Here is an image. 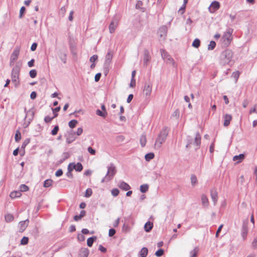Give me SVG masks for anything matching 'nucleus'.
<instances>
[{"label":"nucleus","mask_w":257,"mask_h":257,"mask_svg":"<svg viewBox=\"0 0 257 257\" xmlns=\"http://www.w3.org/2000/svg\"><path fill=\"white\" fill-rule=\"evenodd\" d=\"M53 182V180L51 179H47L44 182L43 186L45 188L50 187L52 186Z\"/></svg>","instance_id":"29"},{"label":"nucleus","mask_w":257,"mask_h":257,"mask_svg":"<svg viewBox=\"0 0 257 257\" xmlns=\"http://www.w3.org/2000/svg\"><path fill=\"white\" fill-rule=\"evenodd\" d=\"M130 226L126 224L125 223L123 224V226H122V231L123 232H127L128 231H130Z\"/></svg>","instance_id":"48"},{"label":"nucleus","mask_w":257,"mask_h":257,"mask_svg":"<svg viewBox=\"0 0 257 257\" xmlns=\"http://www.w3.org/2000/svg\"><path fill=\"white\" fill-rule=\"evenodd\" d=\"M233 32V29L229 28L224 32L222 39L223 40V43L225 46H228L232 40L231 35Z\"/></svg>","instance_id":"5"},{"label":"nucleus","mask_w":257,"mask_h":257,"mask_svg":"<svg viewBox=\"0 0 257 257\" xmlns=\"http://www.w3.org/2000/svg\"><path fill=\"white\" fill-rule=\"evenodd\" d=\"M140 144L142 147H144L146 146V142H147V139L146 136L144 135H142L140 137Z\"/></svg>","instance_id":"28"},{"label":"nucleus","mask_w":257,"mask_h":257,"mask_svg":"<svg viewBox=\"0 0 257 257\" xmlns=\"http://www.w3.org/2000/svg\"><path fill=\"white\" fill-rule=\"evenodd\" d=\"M155 157V155L153 153H149L146 154L145 156V160L147 161H150L153 159Z\"/></svg>","instance_id":"33"},{"label":"nucleus","mask_w":257,"mask_h":257,"mask_svg":"<svg viewBox=\"0 0 257 257\" xmlns=\"http://www.w3.org/2000/svg\"><path fill=\"white\" fill-rule=\"evenodd\" d=\"M253 248H257V237L255 238L251 243Z\"/></svg>","instance_id":"64"},{"label":"nucleus","mask_w":257,"mask_h":257,"mask_svg":"<svg viewBox=\"0 0 257 257\" xmlns=\"http://www.w3.org/2000/svg\"><path fill=\"white\" fill-rule=\"evenodd\" d=\"M252 113H257V104H255L253 108H251L249 110V113L251 114Z\"/></svg>","instance_id":"62"},{"label":"nucleus","mask_w":257,"mask_h":257,"mask_svg":"<svg viewBox=\"0 0 257 257\" xmlns=\"http://www.w3.org/2000/svg\"><path fill=\"white\" fill-rule=\"evenodd\" d=\"M20 53L19 49L16 48L11 55L10 65L12 66L17 60Z\"/></svg>","instance_id":"10"},{"label":"nucleus","mask_w":257,"mask_h":257,"mask_svg":"<svg viewBox=\"0 0 257 257\" xmlns=\"http://www.w3.org/2000/svg\"><path fill=\"white\" fill-rule=\"evenodd\" d=\"M55 117H50L48 115L46 116L44 118V121L46 123H49Z\"/></svg>","instance_id":"56"},{"label":"nucleus","mask_w":257,"mask_h":257,"mask_svg":"<svg viewBox=\"0 0 257 257\" xmlns=\"http://www.w3.org/2000/svg\"><path fill=\"white\" fill-rule=\"evenodd\" d=\"M26 11V8L25 7L23 6L21 8L20 11V14H19V18L22 19L23 17V15Z\"/></svg>","instance_id":"49"},{"label":"nucleus","mask_w":257,"mask_h":257,"mask_svg":"<svg viewBox=\"0 0 257 257\" xmlns=\"http://www.w3.org/2000/svg\"><path fill=\"white\" fill-rule=\"evenodd\" d=\"M148 253V249L147 247H143L139 252V255L141 257H146Z\"/></svg>","instance_id":"27"},{"label":"nucleus","mask_w":257,"mask_h":257,"mask_svg":"<svg viewBox=\"0 0 257 257\" xmlns=\"http://www.w3.org/2000/svg\"><path fill=\"white\" fill-rule=\"evenodd\" d=\"M223 119V125L225 127L229 125L230 121L232 119V116L230 114H226L224 115Z\"/></svg>","instance_id":"17"},{"label":"nucleus","mask_w":257,"mask_h":257,"mask_svg":"<svg viewBox=\"0 0 257 257\" xmlns=\"http://www.w3.org/2000/svg\"><path fill=\"white\" fill-rule=\"evenodd\" d=\"M168 135V131L167 130V127H164L156 139L155 147L159 149L161 147L162 144L165 142Z\"/></svg>","instance_id":"3"},{"label":"nucleus","mask_w":257,"mask_h":257,"mask_svg":"<svg viewBox=\"0 0 257 257\" xmlns=\"http://www.w3.org/2000/svg\"><path fill=\"white\" fill-rule=\"evenodd\" d=\"M119 193V191L117 188H113L111 190V194L112 196L116 197Z\"/></svg>","instance_id":"53"},{"label":"nucleus","mask_w":257,"mask_h":257,"mask_svg":"<svg viewBox=\"0 0 257 257\" xmlns=\"http://www.w3.org/2000/svg\"><path fill=\"white\" fill-rule=\"evenodd\" d=\"M77 123L78 121L77 120L72 119L69 122L68 125L70 128H73L76 126Z\"/></svg>","instance_id":"36"},{"label":"nucleus","mask_w":257,"mask_h":257,"mask_svg":"<svg viewBox=\"0 0 257 257\" xmlns=\"http://www.w3.org/2000/svg\"><path fill=\"white\" fill-rule=\"evenodd\" d=\"M216 46V43L214 41H211L210 42V44L208 46V49L212 50H213Z\"/></svg>","instance_id":"44"},{"label":"nucleus","mask_w":257,"mask_h":257,"mask_svg":"<svg viewBox=\"0 0 257 257\" xmlns=\"http://www.w3.org/2000/svg\"><path fill=\"white\" fill-rule=\"evenodd\" d=\"M76 137H75V133L71 130L70 132H68V134L66 136V142L68 144L72 143L75 140Z\"/></svg>","instance_id":"13"},{"label":"nucleus","mask_w":257,"mask_h":257,"mask_svg":"<svg viewBox=\"0 0 257 257\" xmlns=\"http://www.w3.org/2000/svg\"><path fill=\"white\" fill-rule=\"evenodd\" d=\"M30 76L32 78H35L37 76V71L35 69H32L29 72Z\"/></svg>","instance_id":"50"},{"label":"nucleus","mask_w":257,"mask_h":257,"mask_svg":"<svg viewBox=\"0 0 257 257\" xmlns=\"http://www.w3.org/2000/svg\"><path fill=\"white\" fill-rule=\"evenodd\" d=\"M201 137L199 132H197L195 135V137L194 140L193 141V139L191 137L188 136L186 138V143L187 144L186 145V148H190V145L193 143L194 145H195L196 148H195V150H198L201 145Z\"/></svg>","instance_id":"2"},{"label":"nucleus","mask_w":257,"mask_h":257,"mask_svg":"<svg viewBox=\"0 0 257 257\" xmlns=\"http://www.w3.org/2000/svg\"><path fill=\"white\" fill-rule=\"evenodd\" d=\"M180 116V111L179 109H176L172 113V116L175 117L176 118H179Z\"/></svg>","instance_id":"52"},{"label":"nucleus","mask_w":257,"mask_h":257,"mask_svg":"<svg viewBox=\"0 0 257 257\" xmlns=\"http://www.w3.org/2000/svg\"><path fill=\"white\" fill-rule=\"evenodd\" d=\"M59 130V126L56 125L54 126L53 129L51 131V134L52 136H55L57 134Z\"/></svg>","instance_id":"42"},{"label":"nucleus","mask_w":257,"mask_h":257,"mask_svg":"<svg viewBox=\"0 0 257 257\" xmlns=\"http://www.w3.org/2000/svg\"><path fill=\"white\" fill-rule=\"evenodd\" d=\"M200 45V41L199 39L196 38L193 42L192 46L195 48H198Z\"/></svg>","instance_id":"34"},{"label":"nucleus","mask_w":257,"mask_h":257,"mask_svg":"<svg viewBox=\"0 0 257 257\" xmlns=\"http://www.w3.org/2000/svg\"><path fill=\"white\" fill-rule=\"evenodd\" d=\"M96 113L98 116L103 117V118H105L107 115V112H103V111H101L99 109H97L96 110Z\"/></svg>","instance_id":"35"},{"label":"nucleus","mask_w":257,"mask_h":257,"mask_svg":"<svg viewBox=\"0 0 257 257\" xmlns=\"http://www.w3.org/2000/svg\"><path fill=\"white\" fill-rule=\"evenodd\" d=\"M24 112L26 113L25 117L24 118L25 119H26L27 117H29L28 118V122L27 124H26L25 127H27L28 126V125L31 123V121L33 120L34 115H35V111L33 110V108H32L31 109H29V110H27L26 108H24Z\"/></svg>","instance_id":"7"},{"label":"nucleus","mask_w":257,"mask_h":257,"mask_svg":"<svg viewBox=\"0 0 257 257\" xmlns=\"http://www.w3.org/2000/svg\"><path fill=\"white\" fill-rule=\"evenodd\" d=\"M197 181V179L196 176L195 175H192L191 176V184L193 186L194 185Z\"/></svg>","instance_id":"51"},{"label":"nucleus","mask_w":257,"mask_h":257,"mask_svg":"<svg viewBox=\"0 0 257 257\" xmlns=\"http://www.w3.org/2000/svg\"><path fill=\"white\" fill-rule=\"evenodd\" d=\"M88 152L92 155H95L96 151L91 147H89L87 149Z\"/></svg>","instance_id":"61"},{"label":"nucleus","mask_w":257,"mask_h":257,"mask_svg":"<svg viewBox=\"0 0 257 257\" xmlns=\"http://www.w3.org/2000/svg\"><path fill=\"white\" fill-rule=\"evenodd\" d=\"M233 52L229 49H226L222 51L219 56V64L224 66L231 65L234 63L233 59Z\"/></svg>","instance_id":"1"},{"label":"nucleus","mask_w":257,"mask_h":257,"mask_svg":"<svg viewBox=\"0 0 257 257\" xmlns=\"http://www.w3.org/2000/svg\"><path fill=\"white\" fill-rule=\"evenodd\" d=\"M151 56L149 51L145 49L144 51L143 64L145 67H147L149 62L151 60Z\"/></svg>","instance_id":"11"},{"label":"nucleus","mask_w":257,"mask_h":257,"mask_svg":"<svg viewBox=\"0 0 257 257\" xmlns=\"http://www.w3.org/2000/svg\"><path fill=\"white\" fill-rule=\"evenodd\" d=\"M97 237L95 236H93L89 237L87 240V244L89 247H91L93 242L96 240Z\"/></svg>","instance_id":"26"},{"label":"nucleus","mask_w":257,"mask_h":257,"mask_svg":"<svg viewBox=\"0 0 257 257\" xmlns=\"http://www.w3.org/2000/svg\"><path fill=\"white\" fill-rule=\"evenodd\" d=\"M210 195L214 205H216L218 200V193L216 189L213 188L210 190Z\"/></svg>","instance_id":"12"},{"label":"nucleus","mask_w":257,"mask_h":257,"mask_svg":"<svg viewBox=\"0 0 257 257\" xmlns=\"http://www.w3.org/2000/svg\"><path fill=\"white\" fill-rule=\"evenodd\" d=\"M112 57V53L110 52H108L105 56V62L104 64L110 65L111 62Z\"/></svg>","instance_id":"19"},{"label":"nucleus","mask_w":257,"mask_h":257,"mask_svg":"<svg viewBox=\"0 0 257 257\" xmlns=\"http://www.w3.org/2000/svg\"><path fill=\"white\" fill-rule=\"evenodd\" d=\"M118 186L120 189L124 191L129 190L131 188V186L127 183L123 181L119 182Z\"/></svg>","instance_id":"15"},{"label":"nucleus","mask_w":257,"mask_h":257,"mask_svg":"<svg viewBox=\"0 0 257 257\" xmlns=\"http://www.w3.org/2000/svg\"><path fill=\"white\" fill-rule=\"evenodd\" d=\"M198 248L195 247L193 250L190 252V257H197L198 253Z\"/></svg>","instance_id":"37"},{"label":"nucleus","mask_w":257,"mask_h":257,"mask_svg":"<svg viewBox=\"0 0 257 257\" xmlns=\"http://www.w3.org/2000/svg\"><path fill=\"white\" fill-rule=\"evenodd\" d=\"M153 227V223L151 221H147L144 225V229L146 232H149Z\"/></svg>","instance_id":"22"},{"label":"nucleus","mask_w":257,"mask_h":257,"mask_svg":"<svg viewBox=\"0 0 257 257\" xmlns=\"http://www.w3.org/2000/svg\"><path fill=\"white\" fill-rule=\"evenodd\" d=\"M115 233L116 231L114 228H110L108 231V236L112 237L115 234Z\"/></svg>","instance_id":"59"},{"label":"nucleus","mask_w":257,"mask_h":257,"mask_svg":"<svg viewBox=\"0 0 257 257\" xmlns=\"http://www.w3.org/2000/svg\"><path fill=\"white\" fill-rule=\"evenodd\" d=\"M14 218L13 215L11 214H8L5 215V219L7 222H10L14 220Z\"/></svg>","instance_id":"39"},{"label":"nucleus","mask_w":257,"mask_h":257,"mask_svg":"<svg viewBox=\"0 0 257 257\" xmlns=\"http://www.w3.org/2000/svg\"><path fill=\"white\" fill-rule=\"evenodd\" d=\"M89 249L87 248H81L79 253V257H87L89 254Z\"/></svg>","instance_id":"18"},{"label":"nucleus","mask_w":257,"mask_h":257,"mask_svg":"<svg viewBox=\"0 0 257 257\" xmlns=\"http://www.w3.org/2000/svg\"><path fill=\"white\" fill-rule=\"evenodd\" d=\"M21 195V193L20 191H14L11 193L10 196L12 198H15L20 197Z\"/></svg>","instance_id":"31"},{"label":"nucleus","mask_w":257,"mask_h":257,"mask_svg":"<svg viewBox=\"0 0 257 257\" xmlns=\"http://www.w3.org/2000/svg\"><path fill=\"white\" fill-rule=\"evenodd\" d=\"M109 65L104 64L103 65V73L104 74L105 76H106L108 72H109Z\"/></svg>","instance_id":"47"},{"label":"nucleus","mask_w":257,"mask_h":257,"mask_svg":"<svg viewBox=\"0 0 257 257\" xmlns=\"http://www.w3.org/2000/svg\"><path fill=\"white\" fill-rule=\"evenodd\" d=\"M143 5V2L141 1H138L136 5V8L137 9L142 10L143 8L142 6Z\"/></svg>","instance_id":"57"},{"label":"nucleus","mask_w":257,"mask_h":257,"mask_svg":"<svg viewBox=\"0 0 257 257\" xmlns=\"http://www.w3.org/2000/svg\"><path fill=\"white\" fill-rule=\"evenodd\" d=\"M160 52L162 58L166 61V62L168 64H172L174 66L175 62L168 53L165 50L162 49L160 50Z\"/></svg>","instance_id":"6"},{"label":"nucleus","mask_w":257,"mask_h":257,"mask_svg":"<svg viewBox=\"0 0 257 257\" xmlns=\"http://www.w3.org/2000/svg\"><path fill=\"white\" fill-rule=\"evenodd\" d=\"M75 167L74 166V163H70L68 166V171L69 172H72L74 169L75 170Z\"/></svg>","instance_id":"58"},{"label":"nucleus","mask_w":257,"mask_h":257,"mask_svg":"<svg viewBox=\"0 0 257 257\" xmlns=\"http://www.w3.org/2000/svg\"><path fill=\"white\" fill-rule=\"evenodd\" d=\"M30 139H26L23 143L21 148L24 149L25 147L28 145V144L30 143Z\"/></svg>","instance_id":"54"},{"label":"nucleus","mask_w":257,"mask_h":257,"mask_svg":"<svg viewBox=\"0 0 257 257\" xmlns=\"http://www.w3.org/2000/svg\"><path fill=\"white\" fill-rule=\"evenodd\" d=\"M201 202L202 205L204 207H207L209 205V201L207 197L205 194H202L201 195Z\"/></svg>","instance_id":"24"},{"label":"nucleus","mask_w":257,"mask_h":257,"mask_svg":"<svg viewBox=\"0 0 257 257\" xmlns=\"http://www.w3.org/2000/svg\"><path fill=\"white\" fill-rule=\"evenodd\" d=\"M164 253V250L163 249L160 248L155 252V255L157 257H161Z\"/></svg>","instance_id":"41"},{"label":"nucleus","mask_w":257,"mask_h":257,"mask_svg":"<svg viewBox=\"0 0 257 257\" xmlns=\"http://www.w3.org/2000/svg\"><path fill=\"white\" fill-rule=\"evenodd\" d=\"M247 226L245 224H243L242 226V229H241V236L243 238V239L244 240L247 236Z\"/></svg>","instance_id":"23"},{"label":"nucleus","mask_w":257,"mask_h":257,"mask_svg":"<svg viewBox=\"0 0 257 257\" xmlns=\"http://www.w3.org/2000/svg\"><path fill=\"white\" fill-rule=\"evenodd\" d=\"M92 189L91 188H87L85 191V197L88 198L92 195Z\"/></svg>","instance_id":"46"},{"label":"nucleus","mask_w":257,"mask_h":257,"mask_svg":"<svg viewBox=\"0 0 257 257\" xmlns=\"http://www.w3.org/2000/svg\"><path fill=\"white\" fill-rule=\"evenodd\" d=\"M28 242L29 238L26 236H24L21 240V244L22 245H26L28 243Z\"/></svg>","instance_id":"45"},{"label":"nucleus","mask_w":257,"mask_h":257,"mask_svg":"<svg viewBox=\"0 0 257 257\" xmlns=\"http://www.w3.org/2000/svg\"><path fill=\"white\" fill-rule=\"evenodd\" d=\"M77 239L79 241H83L85 239V237L83 234L78 233L77 235Z\"/></svg>","instance_id":"55"},{"label":"nucleus","mask_w":257,"mask_h":257,"mask_svg":"<svg viewBox=\"0 0 257 257\" xmlns=\"http://www.w3.org/2000/svg\"><path fill=\"white\" fill-rule=\"evenodd\" d=\"M28 223H29L28 219H26V220L20 221L19 222V225H20L19 232H23L26 229Z\"/></svg>","instance_id":"16"},{"label":"nucleus","mask_w":257,"mask_h":257,"mask_svg":"<svg viewBox=\"0 0 257 257\" xmlns=\"http://www.w3.org/2000/svg\"><path fill=\"white\" fill-rule=\"evenodd\" d=\"M15 139L16 142H19L21 139V134L19 131H17L15 136Z\"/></svg>","instance_id":"40"},{"label":"nucleus","mask_w":257,"mask_h":257,"mask_svg":"<svg viewBox=\"0 0 257 257\" xmlns=\"http://www.w3.org/2000/svg\"><path fill=\"white\" fill-rule=\"evenodd\" d=\"M245 158V155L243 154H240L239 155H236L233 157V160L237 161V163L241 162Z\"/></svg>","instance_id":"25"},{"label":"nucleus","mask_w":257,"mask_h":257,"mask_svg":"<svg viewBox=\"0 0 257 257\" xmlns=\"http://www.w3.org/2000/svg\"><path fill=\"white\" fill-rule=\"evenodd\" d=\"M74 166L75 167V171L77 172H81L83 170V166L81 163H77L76 164L74 163Z\"/></svg>","instance_id":"30"},{"label":"nucleus","mask_w":257,"mask_h":257,"mask_svg":"<svg viewBox=\"0 0 257 257\" xmlns=\"http://www.w3.org/2000/svg\"><path fill=\"white\" fill-rule=\"evenodd\" d=\"M107 171L106 176L110 178L111 180L116 173V169L115 165L113 163H110L109 166L107 167Z\"/></svg>","instance_id":"8"},{"label":"nucleus","mask_w":257,"mask_h":257,"mask_svg":"<svg viewBox=\"0 0 257 257\" xmlns=\"http://www.w3.org/2000/svg\"><path fill=\"white\" fill-rule=\"evenodd\" d=\"M20 192L21 193V192H26L28 191L29 190V187L25 184H22L20 186Z\"/></svg>","instance_id":"43"},{"label":"nucleus","mask_w":257,"mask_h":257,"mask_svg":"<svg viewBox=\"0 0 257 257\" xmlns=\"http://www.w3.org/2000/svg\"><path fill=\"white\" fill-rule=\"evenodd\" d=\"M149 189V185L147 184H143L140 186V191L145 193L148 191Z\"/></svg>","instance_id":"32"},{"label":"nucleus","mask_w":257,"mask_h":257,"mask_svg":"<svg viewBox=\"0 0 257 257\" xmlns=\"http://www.w3.org/2000/svg\"><path fill=\"white\" fill-rule=\"evenodd\" d=\"M167 27L166 26H161L159 30V33L161 37L166 36L167 33Z\"/></svg>","instance_id":"20"},{"label":"nucleus","mask_w":257,"mask_h":257,"mask_svg":"<svg viewBox=\"0 0 257 257\" xmlns=\"http://www.w3.org/2000/svg\"><path fill=\"white\" fill-rule=\"evenodd\" d=\"M239 75L240 73L239 71H235L232 73V76L237 80L239 76Z\"/></svg>","instance_id":"60"},{"label":"nucleus","mask_w":257,"mask_h":257,"mask_svg":"<svg viewBox=\"0 0 257 257\" xmlns=\"http://www.w3.org/2000/svg\"><path fill=\"white\" fill-rule=\"evenodd\" d=\"M152 90V84L151 82H146L144 84L143 92L146 96H150Z\"/></svg>","instance_id":"9"},{"label":"nucleus","mask_w":257,"mask_h":257,"mask_svg":"<svg viewBox=\"0 0 257 257\" xmlns=\"http://www.w3.org/2000/svg\"><path fill=\"white\" fill-rule=\"evenodd\" d=\"M98 59V56L97 55H93L90 58L89 61L92 63H94Z\"/></svg>","instance_id":"63"},{"label":"nucleus","mask_w":257,"mask_h":257,"mask_svg":"<svg viewBox=\"0 0 257 257\" xmlns=\"http://www.w3.org/2000/svg\"><path fill=\"white\" fill-rule=\"evenodd\" d=\"M21 66L22 63L20 62H18L12 70V81L13 82L16 83V85H17V83H19V82L17 80L19 79V75Z\"/></svg>","instance_id":"4"},{"label":"nucleus","mask_w":257,"mask_h":257,"mask_svg":"<svg viewBox=\"0 0 257 257\" xmlns=\"http://www.w3.org/2000/svg\"><path fill=\"white\" fill-rule=\"evenodd\" d=\"M219 7H220L219 3L217 1H214L210 5V6L209 8V10L211 13H213L215 11L219 9Z\"/></svg>","instance_id":"14"},{"label":"nucleus","mask_w":257,"mask_h":257,"mask_svg":"<svg viewBox=\"0 0 257 257\" xmlns=\"http://www.w3.org/2000/svg\"><path fill=\"white\" fill-rule=\"evenodd\" d=\"M61 109L60 106H58L55 107V108H52L53 113V117H56L58 116V114L57 112L59 111Z\"/></svg>","instance_id":"38"},{"label":"nucleus","mask_w":257,"mask_h":257,"mask_svg":"<svg viewBox=\"0 0 257 257\" xmlns=\"http://www.w3.org/2000/svg\"><path fill=\"white\" fill-rule=\"evenodd\" d=\"M117 25V22L112 20L109 26V30L110 33L114 32Z\"/></svg>","instance_id":"21"}]
</instances>
